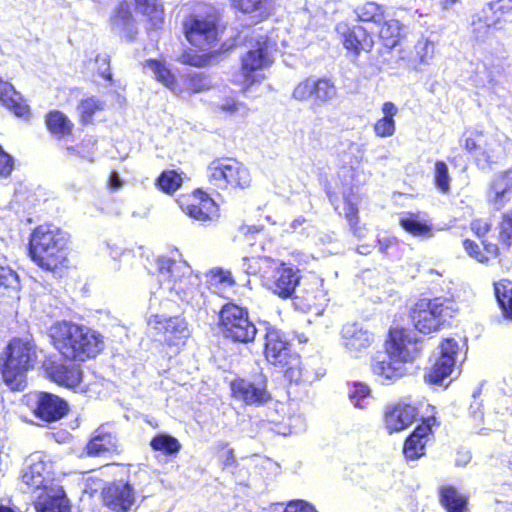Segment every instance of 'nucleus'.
Returning a JSON list of instances; mask_svg holds the SVG:
<instances>
[{
	"label": "nucleus",
	"instance_id": "obj_1",
	"mask_svg": "<svg viewBox=\"0 0 512 512\" xmlns=\"http://www.w3.org/2000/svg\"><path fill=\"white\" fill-rule=\"evenodd\" d=\"M54 347L67 359L85 361L103 349V340L96 331L72 322L54 323L49 330Z\"/></svg>",
	"mask_w": 512,
	"mask_h": 512
},
{
	"label": "nucleus",
	"instance_id": "obj_2",
	"mask_svg": "<svg viewBox=\"0 0 512 512\" xmlns=\"http://www.w3.org/2000/svg\"><path fill=\"white\" fill-rule=\"evenodd\" d=\"M156 264L160 297L178 298L193 303L200 295L199 278L193 274L186 261L162 256L157 259Z\"/></svg>",
	"mask_w": 512,
	"mask_h": 512
},
{
	"label": "nucleus",
	"instance_id": "obj_3",
	"mask_svg": "<svg viewBox=\"0 0 512 512\" xmlns=\"http://www.w3.org/2000/svg\"><path fill=\"white\" fill-rule=\"evenodd\" d=\"M68 241V234L55 225H40L31 234L29 255L39 267L53 271L65 261Z\"/></svg>",
	"mask_w": 512,
	"mask_h": 512
},
{
	"label": "nucleus",
	"instance_id": "obj_4",
	"mask_svg": "<svg viewBox=\"0 0 512 512\" xmlns=\"http://www.w3.org/2000/svg\"><path fill=\"white\" fill-rule=\"evenodd\" d=\"M37 361V348L29 338H14L7 346L6 359L2 365V377L11 390H22L26 372Z\"/></svg>",
	"mask_w": 512,
	"mask_h": 512
},
{
	"label": "nucleus",
	"instance_id": "obj_5",
	"mask_svg": "<svg viewBox=\"0 0 512 512\" xmlns=\"http://www.w3.org/2000/svg\"><path fill=\"white\" fill-rule=\"evenodd\" d=\"M265 357L269 363L284 370L291 382L303 380V369L298 354L292 352L285 334L275 327H266Z\"/></svg>",
	"mask_w": 512,
	"mask_h": 512
},
{
	"label": "nucleus",
	"instance_id": "obj_6",
	"mask_svg": "<svg viewBox=\"0 0 512 512\" xmlns=\"http://www.w3.org/2000/svg\"><path fill=\"white\" fill-rule=\"evenodd\" d=\"M207 178L211 185L219 189H246L252 177L249 169L233 158H220L207 167Z\"/></svg>",
	"mask_w": 512,
	"mask_h": 512
},
{
	"label": "nucleus",
	"instance_id": "obj_7",
	"mask_svg": "<svg viewBox=\"0 0 512 512\" xmlns=\"http://www.w3.org/2000/svg\"><path fill=\"white\" fill-rule=\"evenodd\" d=\"M220 324L225 337L235 342L249 343L254 340L257 328L248 317V312L229 303L220 311Z\"/></svg>",
	"mask_w": 512,
	"mask_h": 512
},
{
	"label": "nucleus",
	"instance_id": "obj_8",
	"mask_svg": "<svg viewBox=\"0 0 512 512\" xmlns=\"http://www.w3.org/2000/svg\"><path fill=\"white\" fill-rule=\"evenodd\" d=\"M272 44L270 37L259 35L256 44L242 57L241 76L242 84L250 86L263 79L261 71L271 64L270 50Z\"/></svg>",
	"mask_w": 512,
	"mask_h": 512
},
{
	"label": "nucleus",
	"instance_id": "obj_9",
	"mask_svg": "<svg viewBox=\"0 0 512 512\" xmlns=\"http://www.w3.org/2000/svg\"><path fill=\"white\" fill-rule=\"evenodd\" d=\"M447 316L448 307L444 306L439 298L419 300L411 314L415 328L423 334L437 331L444 324Z\"/></svg>",
	"mask_w": 512,
	"mask_h": 512
},
{
	"label": "nucleus",
	"instance_id": "obj_10",
	"mask_svg": "<svg viewBox=\"0 0 512 512\" xmlns=\"http://www.w3.org/2000/svg\"><path fill=\"white\" fill-rule=\"evenodd\" d=\"M52 484L49 465L39 453L28 456L21 470L20 488L24 493H43Z\"/></svg>",
	"mask_w": 512,
	"mask_h": 512
},
{
	"label": "nucleus",
	"instance_id": "obj_11",
	"mask_svg": "<svg viewBox=\"0 0 512 512\" xmlns=\"http://www.w3.org/2000/svg\"><path fill=\"white\" fill-rule=\"evenodd\" d=\"M458 351L459 346L454 339L443 340L431 358L433 364L425 375V381L429 384L442 385L453 372Z\"/></svg>",
	"mask_w": 512,
	"mask_h": 512
},
{
	"label": "nucleus",
	"instance_id": "obj_12",
	"mask_svg": "<svg viewBox=\"0 0 512 512\" xmlns=\"http://www.w3.org/2000/svg\"><path fill=\"white\" fill-rule=\"evenodd\" d=\"M184 31L193 46L204 50L217 40V19L214 15H190L184 21Z\"/></svg>",
	"mask_w": 512,
	"mask_h": 512
},
{
	"label": "nucleus",
	"instance_id": "obj_13",
	"mask_svg": "<svg viewBox=\"0 0 512 512\" xmlns=\"http://www.w3.org/2000/svg\"><path fill=\"white\" fill-rule=\"evenodd\" d=\"M232 396L247 405H262L270 399L266 379L257 375L252 379L238 378L231 382Z\"/></svg>",
	"mask_w": 512,
	"mask_h": 512
},
{
	"label": "nucleus",
	"instance_id": "obj_14",
	"mask_svg": "<svg viewBox=\"0 0 512 512\" xmlns=\"http://www.w3.org/2000/svg\"><path fill=\"white\" fill-rule=\"evenodd\" d=\"M148 325L168 345H179L189 337L187 322L179 316L152 315L149 318Z\"/></svg>",
	"mask_w": 512,
	"mask_h": 512
},
{
	"label": "nucleus",
	"instance_id": "obj_15",
	"mask_svg": "<svg viewBox=\"0 0 512 512\" xmlns=\"http://www.w3.org/2000/svg\"><path fill=\"white\" fill-rule=\"evenodd\" d=\"M386 350L406 363L415 359L421 350V346L413 331L395 328L390 330Z\"/></svg>",
	"mask_w": 512,
	"mask_h": 512
},
{
	"label": "nucleus",
	"instance_id": "obj_16",
	"mask_svg": "<svg viewBox=\"0 0 512 512\" xmlns=\"http://www.w3.org/2000/svg\"><path fill=\"white\" fill-rule=\"evenodd\" d=\"M102 498L104 505L116 512H129L137 501L134 487L122 480L108 484L102 491Z\"/></svg>",
	"mask_w": 512,
	"mask_h": 512
},
{
	"label": "nucleus",
	"instance_id": "obj_17",
	"mask_svg": "<svg viewBox=\"0 0 512 512\" xmlns=\"http://www.w3.org/2000/svg\"><path fill=\"white\" fill-rule=\"evenodd\" d=\"M300 271L293 266L281 264L273 274L264 278L265 287L279 297L286 299L293 296L300 281Z\"/></svg>",
	"mask_w": 512,
	"mask_h": 512
},
{
	"label": "nucleus",
	"instance_id": "obj_18",
	"mask_svg": "<svg viewBox=\"0 0 512 512\" xmlns=\"http://www.w3.org/2000/svg\"><path fill=\"white\" fill-rule=\"evenodd\" d=\"M341 345L353 357H359L373 343V334L356 322L343 325L341 332Z\"/></svg>",
	"mask_w": 512,
	"mask_h": 512
},
{
	"label": "nucleus",
	"instance_id": "obj_19",
	"mask_svg": "<svg viewBox=\"0 0 512 512\" xmlns=\"http://www.w3.org/2000/svg\"><path fill=\"white\" fill-rule=\"evenodd\" d=\"M35 415L47 422H55L63 418L68 412V404L57 395L40 392L37 395Z\"/></svg>",
	"mask_w": 512,
	"mask_h": 512
},
{
	"label": "nucleus",
	"instance_id": "obj_20",
	"mask_svg": "<svg viewBox=\"0 0 512 512\" xmlns=\"http://www.w3.org/2000/svg\"><path fill=\"white\" fill-rule=\"evenodd\" d=\"M181 208L190 218L202 224L209 223L218 217L216 203L201 191H198L185 206L181 204Z\"/></svg>",
	"mask_w": 512,
	"mask_h": 512
},
{
	"label": "nucleus",
	"instance_id": "obj_21",
	"mask_svg": "<svg viewBox=\"0 0 512 512\" xmlns=\"http://www.w3.org/2000/svg\"><path fill=\"white\" fill-rule=\"evenodd\" d=\"M405 362L389 352L378 353L371 364L372 372L380 381H395L405 373Z\"/></svg>",
	"mask_w": 512,
	"mask_h": 512
},
{
	"label": "nucleus",
	"instance_id": "obj_22",
	"mask_svg": "<svg viewBox=\"0 0 512 512\" xmlns=\"http://www.w3.org/2000/svg\"><path fill=\"white\" fill-rule=\"evenodd\" d=\"M417 409L406 403L388 406L385 410V427L389 433L399 432L408 428L416 419Z\"/></svg>",
	"mask_w": 512,
	"mask_h": 512
},
{
	"label": "nucleus",
	"instance_id": "obj_23",
	"mask_svg": "<svg viewBox=\"0 0 512 512\" xmlns=\"http://www.w3.org/2000/svg\"><path fill=\"white\" fill-rule=\"evenodd\" d=\"M337 31L343 37L344 47L358 55L360 52H369L374 41L372 36L362 26L356 25L349 28L345 24H338Z\"/></svg>",
	"mask_w": 512,
	"mask_h": 512
},
{
	"label": "nucleus",
	"instance_id": "obj_24",
	"mask_svg": "<svg viewBox=\"0 0 512 512\" xmlns=\"http://www.w3.org/2000/svg\"><path fill=\"white\" fill-rule=\"evenodd\" d=\"M48 375L58 385L84 391V386L82 385L83 372L79 365L55 364L49 368Z\"/></svg>",
	"mask_w": 512,
	"mask_h": 512
},
{
	"label": "nucleus",
	"instance_id": "obj_25",
	"mask_svg": "<svg viewBox=\"0 0 512 512\" xmlns=\"http://www.w3.org/2000/svg\"><path fill=\"white\" fill-rule=\"evenodd\" d=\"M35 508L37 512H70L69 500L64 490L57 486L51 487L36 496Z\"/></svg>",
	"mask_w": 512,
	"mask_h": 512
},
{
	"label": "nucleus",
	"instance_id": "obj_26",
	"mask_svg": "<svg viewBox=\"0 0 512 512\" xmlns=\"http://www.w3.org/2000/svg\"><path fill=\"white\" fill-rule=\"evenodd\" d=\"M511 193L512 168L494 178L488 192V201L500 210L510 201Z\"/></svg>",
	"mask_w": 512,
	"mask_h": 512
},
{
	"label": "nucleus",
	"instance_id": "obj_27",
	"mask_svg": "<svg viewBox=\"0 0 512 512\" xmlns=\"http://www.w3.org/2000/svg\"><path fill=\"white\" fill-rule=\"evenodd\" d=\"M430 434L429 423H423L416 427L403 446V454L407 460H416L425 454V446Z\"/></svg>",
	"mask_w": 512,
	"mask_h": 512
},
{
	"label": "nucleus",
	"instance_id": "obj_28",
	"mask_svg": "<svg viewBox=\"0 0 512 512\" xmlns=\"http://www.w3.org/2000/svg\"><path fill=\"white\" fill-rule=\"evenodd\" d=\"M111 25L112 28L125 39L129 41L134 39L137 30L130 6L127 2H122L119 4L111 17Z\"/></svg>",
	"mask_w": 512,
	"mask_h": 512
},
{
	"label": "nucleus",
	"instance_id": "obj_29",
	"mask_svg": "<svg viewBox=\"0 0 512 512\" xmlns=\"http://www.w3.org/2000/svg\"><path fill=\"white\" fill-rule=\"evenodd\" d=\"M117 439L111 433H106L102 429L95 431L93 437L86 446V452L89 456L100 457L117 452Z\"/></svg>",
	"mask_w": 512,
	"mask_h": 512
},
{
	"label": "nucleus",
	"instance_id": "obj_30",
	"mask_svg": "<svg viewBox=\"0 0 512 512\" xmlns=\"http://www.w3.org/2000/svg\"><path fill=\"white\" fill-rule=\"evenodd\" d=\"M0 102L3 106L12 111L17 117H26L29 114V107L14 87L0 79Z\"/></svg>",
	"mask_w": 512,
	"mask_h": 512
},
{
	"label": "nucleus",
	"instance_id": "obj_31",
	"mask_svg": "<svg viewBox=\"0 0 512 512\" xmlns=\"http://www.w3.org/2000/svg\"><path fill=\"white\" fill-rule=\"evenodd\" d=\"M381 111L383 116L375 122L373 131L378 137L388 138L395 134L396 122L394 117L399 110L393 102L387 101L383 103Z\"/></svg>",
	"mask_w": 512,
	"mask_h": 512
},
{
	"label": "nucleus",
	"instance_id": "obj_32",
	"mask_svg": "<svg viewBox=\"0 0 512 512\" xmlns=\"http://www.w3.org/2000/svg\"><path fill=\"white\" fill-rule=\"evenodd\" d=\"M439 497L446 512H469L467 497L455 487L450 485L440 487Z\"/></svg>",
	"mask_w": 512,
	"mask_h": 512
},
{
	"label": "nucleus",
	"instance_id": "obj_33",
	"mask_svg": "<svg viewBox=\"0 0 512 512\" xmlns=\"http://www.w3.org/2000/svg\"><path fill=\"white\" fill-rule=\"evenodd\" d=\"M435 54V43L429 37L421 35L416 41L411 52L410 62L415 67L428 66L431 64Z\"/></svg>",
	"mask_w": 512,
	"mask_h": 512
},
{
	"label": "nucleus",
	"instance_id": "obj_34",
	"mask_svg": "<svg viewBox=\"0 0 512 512\" xmlns=\"http://www.w3.org/2000/svg\"><path fill=\"white\" fill-rule=\"evenodd\" d=\"M400 225L414 236L425 238L433 236L431 225L419 214L407 213L400 218Z\"/></svg>",
	"mask_w": 512,
	"mask_h": 512
},
{
	"label": "nucleus",
	"instance_id": "obj_35",
	"mask_svg": "<svg viewBox=\"0 0 512 512\" xmlns=\"http://www.w3.org/2000/svg\"><path fill=\"white\" fill-rule=\"evenodd\" d=\"M494 291L503 317L512 321V281L502 279L496 282Z\"/></svg>",
	"mask_w": 512,
	"mask_h": 512
},
{
	"label": "nucleus",
	"instance_id": "obj_36",
	"mask_svg": "<svg viewBox=\"0 0 512 512\" xmlns=\"http://www.w3.org/2000/svg\"><path fill=\"white\" fill-rule=\"evenodd\" d=\"M136 8L144 16L153 28H159L163 23L164 10L159 0H135Z\"/></svg>",
	"mask_w": 512,
	"mask_h": 512
},
{
	"label": "nucleus",
	"instance_id": "obj_37",
	"mask_svg": "<svg viewBox=\"0 0 512 512\" xmlns=\"http://www.w3.org/2000/svg\"><path fill=\"white\" fill-rule=\"evenodd\" d=\"M214 111L225 116L237 118H246L249 114V108L246 104L234 97H228L214 103Z\"/></svg>",
	"mask_w": 512,
	"mask_h": 512
},
{
	"label": "nucleus",
	"instance_id": "obj_38",
	"mask_svg": "<svg viewBox=\"0 0 512 512\" xmlns=\"http://www.w3.org/2000/svg\"><path fill=\"white\" fill-rule=\"evenodd\" d=\"M46 125L49 131L58 137L70 134L73 129V123L60 111L50 112L46 117Z\"/></svg>",
	"mask_w": 512,
	"mask_h": 512
},
{
	"label": "nucleus",
	"instance_id": "obj_39",
	"mask_svg": "<svg viewBox=\"0 0 512 512\" xmlns=\"http://www.w3.org/2000/svg\"><path fill=\"white\" fill-rule=\"evenodd\" d=\"M485 253H483L478 244L466 239L463 241V247L465 251L475 260L484 263L488 261L489 257H496L499 254V247L497 244L483 241Z\"/></svg>",
	"mask_w": 512,
	"mask_h": 512
},
{
	"label": "nucleus",
	"instance_id": "obj_40",
	"mask_svg": "<svg viewBox=\"0 0 512 512\" xmlns=\"http://www.w3.org/2000/svg\"><path fill=\"white\" fill-rule=\"evenodd\" d=\"M337 96V89L329 79H314V101L318 104L327 103Z\"/></svg>",
	"mask_w": 512,
	"mask_h": 512
},
{
	"label": "nucleus",
	"instance_id": "obj_41",
	"mask_svg": "<svg viewBox=\"0 0 512 512\" xmlns=\"http://www.w3.org/2000/svg\"><path fill=\"white\" fill-rule=\"evenodd\" d=\"M349 399L354 407L367 408L372 399L370 387L365 383L354 382L349 389Z\"/></svg>",
	"mask_w": 512,
	"mask_h": 512
},
{
	"label": "nucleus",
	"instance_id": "obj_42",
	"mask_svg": "<svg viewBox=\"0 0 512 512\" xmlns=\"http://www.w3.org/2000/svg\"><path fill=\"white\" fill-rule=\"evenodd\" d=\"M379 30V37L383 40L386 47H394L399 40L401 34V24L398 20L390 19L382 21Z\"/></svg>",
	"mask_w": 512,
	"mask_h": 512
},
{
	"label": "nucleus",
	"instance_id": "obj_43",
	"mask_svg": "<svg viewBox=\"0 0 512 512\" xmlns=\"http://www.w3.org/2000/svg\"><path fill=\"white\" fill-rule=\"evenodd\" d=\"M322 281L316 279L313 283V287L311 290L305 291L302 298L305 300L306 305L309 308H314L315 310H321L328 302L326 292L321 288Z\"/></svg>",
	"mask_w": 512,
	"mask_h": 512
},
{
	"label": "nucleus",
	"instance_id": "obj_44",
	"mask_svg": "<svg viewBox=\"0 0 512 512\" xmlns=\"http://www.w3.org/2000/svg\"><path fill=\"white\" fill-rule=\"evenodd\" d=\"M504 155V148L497 142L486 143L477 155V162L482 167L497 163Z\"/></svg>",
	"mask_w": 512,
	"mask_h": 512
},
{
	"label": "nucleus",
	"instance_id": "obj_45",
	"mask_svg": "<svg viewBox=\"0 0 512 512\" xmlns=\"http://www.w3.org/2000/svg\"><path fill=\"white\" fill-rule=\"evenodd\" d=\"M358 19L380 25L384 19L383 7L375 2H367L356 9Z\"/></svg>",
	"mask_w": 512,
	"mask_h": 512
},
{
	"label": "nucleus",
	"instance_id": "obj_46",
	"mask_svg": "<svg viewBox=\"0 0 512 512\" xmlns=\"http://www.w3.org/2000/svg\"><path fill=\"white\" fill-rule=\"evenodd\" d=\"M183 179L181 174L174 170L163 171L157 179V186L163 192L170 194L175 192L181 185Z\"/></svg>",
	"mask_w": 512,
	"mask_h": 512
},
{
	"label": "nucleus",
	"instance_id": "obj_47",
	"mask_svg": "<svg viewBox=\"0 0 512 512\" xmlns=\"http://www.w3.org/2000/svg\"><path fill=\"white\" fill-rule=\"evenodd\" d=\"M151 447L156 451H163L167 454H175L181 448L180 442L167 434H160L155 436L150 443Z\"/></svg>",
	"mask_w": 512,
	"mask_h": 512
},
{
	"label": "nucleus",
	"instance_id": "obj_48",
	"mask_svg": "<svg viewBox=\"0 0 512 512\" xmlns=\"http://www.w3.org/2000/svg\"><path fill=\"white\" fill-rule=\"evenodd\" d=\"M498 240L503 249L512 248V209L503 214L499 225Z\"/></svg>",
	"mask_w": 512,
	"mask_h": 512
},
{
	"label": "nucleus",
	"instance_id": "obj_49",
	"mask_svg": "<svg viewBox=\"0 0 512 512\" xmlns=\"http://www.w3.org/2000/svg\"><path fill=\"white\" fill-rule=\"evenodd\" d=\"M147 68L153 72L159 82L163 83L167 88L175 90L174 76L164 65L156 60H150L147 62Z\"/></svg>",
	"mask_w": 512,
	"mask_h": 512
},
{
	"label": "nucleus",
	"instance_id": "obj_50",
	"mask_svg": "<svg viewBox=\"0 0 512 512\" xmlns=\"http://www.w3.org/2000/svg\"><path fill=\"white\" fill-rule=\"evenodd\" d=\"M451 177L448 166L443 161H436L434 168V183L438 190L442 193L450 191Z\"/></svg>",
	"mask_w": 512,
	"mask_h": 512
},
{
	"label": "nucleus",
	"instance_id": "obj_51",
	"mask_svg": "<svg viewBox=\"0 0 512 512\" xmlns=\"http://www.w3.org/2000/svg\"><path fill=\"white\" fill-rule=\"evenodd\" d=\"M19 288V278L15 271L8 267H0V298L6 292L17 291Z\"/></svg>",
	"mask_w": 512,
	"mask_h": 512
},
{
	"label": "nucleus",
	"instance_id": "obj_52",
	"mask_svg": "<svg viewBox=\"0 0 512 512\" xmlns=\"http://www.w3.org/2000/svg\"><path fill=\"white\" fill-rule=\"evenodd\" d=\"M233 5L243 13L257 12L260 17L268 10L267 0H233Z\"/></svg>",
	"mask_w": 512,
	"mask_h": 512
},
{
	"label": "nucleus",
	"instance_id": "obj_53",
	"mask_svg": "<svg viewBox=\"0 0 512 512\" xmlns=\"http://www.w3.org/2000/svg\"><path fill=\"white\" fill-rule=\"evenodd\" d=\"M209 283L211 287L221 286L220 289L230 288L235 284L232 274L228 270L221 268L210 271Z\"/></svg>",
	"mask_w": 512,
	"mask_h": 512
},
{
	"label": "nucleus",
	"instance_id": "obj_54",
	"mask_svg": "<svg viewBox=\"0 0 512 512\" xmlns=\"http://www.w3.org/2000/svg\"><path fill=\"white\" fill-rule=\"evenodd\" d=\"M101 109H102V103L94 97L87 98V99L81 101V103L78 106V111L80 113L81 121L83 123H89L91 121L93 115L95 114V112L98 110H101Z\"/></svg>",
	"mask_w": 512,
	"mask_h": 512
},
{
	"label": "nucleus",
	"instance_id": "obj_55",
	"mask_svg": "<svg viewBox=\"0 0 512 512\" xmlns=\"http://www.w3.org/2000/svg\"><path fill=\"white\" fill-rule=\"evenodd\" d=\"M358 197L355 195H350L345 197L344 202V211L345 217L348 220L350 226L354 228V226L358 222Z\"/></svg>",
	"mask_w": 512,
	"mask_h": 512
},
{
	"label": "nucleus",
	"instance_id": "obj_56",
	"mask_svg": "<svg viewBox=\"0 0 512 512\" xmlns=\"http://www.w3.org/2000/svg\"><path fill=\"white\" fill-rule=\"evenodd\" d=\"M314 79L308 78L300 82L293 91V98L298 101H305L313 97Z\"/></svg>",
	"mask_w": 512,
	"mask_h": 512
},
{
	"label": "nucleus",
	"instance_id": "obj_57",
	"mask_svg": "<svg viewBox=\"0 0 512 512\" xmlns=\"http://www.w3.org/2000/svg\"><path fill=\"white\" fill-rule=\"evenodd\" d=\"M210 87V80L204 74H193L188 80V88L193 92H201Z\"/></svg>",
	"mask_w": 512,
	"mask_h": 512
},
{
	"label": "nucleus",
	"instance_id": "obj_58",
	"mask_svg": "<svg viewBox=\"0 0 512 512\" xmlns=\"http://www.w3.org/2000/svg\"><path fill=\"white\" fill-rule=\"evenodd\" d=\"M283 512H318L316 507L305 500H291Z\"/></svg>",
	"mask_w": 512,
	"mask_h": 512
},
{
	"label": "nucleus",
	"instance_id": "obj_59",
	"mask_svg": "<svg viewBox=\"0 0 512 512\" xmlns=\"http://www.w3.org/2000/svg\"><path fill=\"white\" fill-rule=\"evenodd\" d=\"M13 164V158L0 146V176H9L13 170Z\"/></svg>",
	"mask_w": 512,
	"mask_h": 512
},
{
	"label": "nucleus",
	"instance_id": "obj_60",
	"mask_svg": "<svg viewBox=\"0 0 512 512\" xmlns=\"http://www.w3.org/2000/svg\"><path fill=\"white\" fill-rule=\"evenodd\" d=\"M96 63L98 65V73L101 77L106 80H111L112 74L110 72V59L108 55H98L96 57Z\"/></svg>",
	"mask_w": 512,
	"mask_h": 512
},
{
	"label": "nucleus",
	"instance_id": "obj_61",
	"mask_svg": "<svg viewBox=\"0 0 512 512\" xmlns=\"http://www.w3.org/2000/svg\"><path fill=\"white\" fill-rule=\"evenodd\" d=\"M498 21H499V18L490 20L488 18V16H486L485 23H481V22H479L478 24L474 23L473 24L474 25L473 33L475 35V38L477 40H483L485 38L490 26L495 25Z\"/></svg>",
	"mask_w": 512,
	"mask_h": 512
},
{
	"label": "nucleus",
	"instance_id": "obj_62",
	"mask_svg": "<svg viewBox=\"0 0 512 512\" xmlns=\"http://www.w3.org/2000/svg\"><path fill=\"white\" fill-rule=\"evenodd\" d=\"M490 223L487 220L475 219L471 222V230L478 236L483 237L490 230Z\"/></svg>",
	"mask_w": 512,
	"mask_h": 512
},
{
	"label": "nucleus",
	"instance_id": "obj_63",
	"mask_svg": "<svg viewBox=\"0 0 512 512\" xmlns=\"http://www.w3.org/2000/svg\"><path fill=\"white\" fill-rule=\"evenodd\" d=\"M510 1L508 2H505V1H496V2H491L489 3L488 7H487V10L485 11V13H487V11H490V12H493L495 14L497 13H500L499 16L496 17V19H500L501 16L507 12L508 10L511 9V5L509 4Z\"/></svg>",
	"mask_w": 512,
	"mask_h": 512
},
{
	"label": "nucleus",
	"instance_id": "obj_64",
	"mask_svg": "<svg viewBox=\"0 0 512 512\" xmlns=\"http://www.w3.org/2000/svg\"><path fill=\"white\" fill-rule=\"evenodd\" d=\"M307 222L306 218L303 216H299L295 218L288 226V228L285 230L288 233H295L299 232L300 228Z\"/></svg>",
	"mask_w": 512,
	"mask_h": 512
}]
</instances>
